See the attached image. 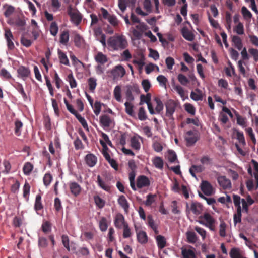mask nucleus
Segmentation results:
<instances>
[{
    "label": "nucleus",
    "instance_id": "69168bd1",
    "mask_svg": "<svg viewBox=\"0 0 258 258\" xmlns=\"http://www.w3.org/2000/svg\"><path fill=\"white\" fill-rule=\"evenodd\" d=\"M3 165L4 167V169L2 171V172L6 174H8L11 168L10 162L7 160H5L3 163Z\"/></svg>",
    "mask_w": 258,
    "mask_h": 258
},
{
    "label": "nucleus",
    "instance_id": "c03bdc74",
    "mask_svg": "<svg viewBox=\"0 0 258 258\" xmlns=\"http://www.w3.org/2000/svg\"><path fill=\"white\" fill-rule=\"evenodd\" d=\"M184 109L186 112L191 115H195L196 113L195 107L190 103H186L184 104Z\"/></svg>",
    "mask_w": 258,
    "mask_h": 258
},
{
    "label": "nucleus",
    "instance_id": "dca6fc26",
    "mask_svg": "<svg viewBox=\"0 0 258 258\" xmlns=\"http://www.w3.org/2000/svg\"><path fill=\"white\" fill-rule=\"evenodd\" d=\"M85 160L87 165L90 167H94L97 161L96 157L93 154H87Z\"/></svg>",
    "mask_w": 258,
    "mask_h": 258
},
{
    "label": "nucleus",
    "instance_id": "5fc2aeb1",
    "mask_svg": "<svg viewBox=\"0 0 258 258\" xmlns=\"http://www.w3.org/2000/svg\"><path fill=\"white\" fill-rule=\"evenodd\" d=\"M236 137L237 139L239 141V143H241L242 145H246L245 138L242 132L237 131Z\"/></svg>",
    "mask_w": 258,
    "mask_h": 258
},
{
    "label": "nucleus",
    "instance_id": "2f4dec72",
    "mask_svg": "<svg viewBox=\"0 0 258 258\" xmlns=\"http://www.w3.org/2000/svg\"><path fill=\"white\" fill-rule=\"evenodd\" d=\"M153 163L156 168L162 169L163 168V161L161 157H156L153 160Z\"/></svg>",
    "mask_w": 258,
    "mask_h": 258
},
{
    "label": "nucleus",
    "instance_id": "a211bd4d",
    "mask_svg": "<svg viewBox=\"0 0 258 258\" xmlns=\"http://www.w3.org/2000/svg\"><path fill=\"white\" fill-rule=\"evenodd\" d=\"M127 136V134L126 133L121 134L119 138V144L122 146L121 150L126 155H129V149H127L124 147L126 144V139Z\"/></svg>",
    "mask_w": 258,
    "mask_h": 258
},
{
    "label": "nucleus",
    "instance_id": "f257e3e1",
    "mask_svg": "<svg viewBox=\"0 0 258 258\" xmlns=\"http://www.w3.org/2000/svg\"><path fill=\"white\" fill-rule=\"evenodd\" d=\"M204 210V206L200 202L192 201L190 203H186V213L188 216L191 214L195 216H199L202 214Z\"/></svg>",
    "mask_w": 258,
    "mask_h": 258
},
{
    "label": "nucleus",
    "instance_id": "13d9d810",
    "mask_svg": "<svg viewBox=\"0 0 258 258\" xmlns=\"http://www.w3.org/2000/svg\"><path fill=\"white\" fill-rule=\"evenodd\" d=\"M68 81L69 82L71 88H74L77 86V82L72 74L68 75Z\"/></svg>",
    "mask_w": 258,
    "mask_h": 258
},
{
    "label": "nucleus",
    "instance_id": "864d4df0",
    "mask_svg": "<svg viewBox=\"0 0 258 258\" xmlns=\"http://www.w3.org/2000/svg\"><path fill=\"white\" fill-rule=\"evenodd\" d=\"M0 76L5 79L8 80L12 79V77L9 71L6 69L2 68L0 71Z\"/></svg>",
    "mask_w": 258,
    "mask_h": 258
},
{
    "label": "nucleus",
    "instance_id": "e2e57ef3",
    "mask_svg": "<svg viewBox=\"0 0 258 258\" xmlns=\"http://www.w3.org/2000/svg\"><path fill=\"white\" fill-rule=\"evenodd\" d=\"M241 13L243 15V16L244 18H248L250 19L252 17V14L247 9L246 7L243 6L241 8Z\"/></svg>",
    "mask_w": 258,
    "mask_h": 258
},
{
    "label": "nucleus",
    "instance_id": "f704fd0d",
    "mask_svg": "<svg viewBox=\"0 0 258 258\" xmlns=\"http://www.w3.org/2000/svg\"><path fill=\"white\" fill-rule=\"evenodd\" d=\"M119 204L124 209L125 211H127L128 206L126 199L124 196L122 195L118 199Z\"/></svg>",
    "mask_w": 258,
    "mask_h": 258
},
{
    "label": "nucleus",
    "instance_id": "4d7b16f0",
    "mask_svg": "<svg viewBox=\"0 0 258 258\" xmlns=\"http://www.w3.org/2000/svg\"><path fill=\"white\" fill-rule=\"evenodd\" d=\"M104 105L99 101H95L94 105V112L96 115H98L101 111V108L102 105Z\"/></svg>",
    "mask_w": 258,
    "mask_h": 258
},
{
    "label": "nucleus",
    "instance_id": "79ce46f5",
    "mask_svg": "<svg viewBox=\"0 0 258 258\" xmlns=\"http://www.w3.org/2000/svg\"><path fill=\"white\" fill-rule=\"evenodd\" d=\"M96 82L97 80L93 77H91L88 79V83L89 85V90H90L91 92H94L97 85Z\"/></svg>",
    "mask_w": 258,
    "mask_h": 258
},
{
    "label": "nucleus",
    "instance_id": "58836bf2",
    "mask_svg": "<svg viewBox=\"0 0 258 258\" xmlns=\"http://www.w3.org/2000/svg\"><path fill=\"white\" fill-rule=\"evenodd\" d=\"M23 126L22 122L20 120H16L15 122V133L17 136L21 134V130Z\"/></svg>",
    "mask_w": 258,
    "mask_h": 258
},
{
    "label": "nucleus",
    "instance_id": "39448f33",
    "mask_svg": "<svg viewBox=\"0 0 258 258\" xmlns=\"http://www.w3.org/2000/svg\"><path fill=\"white\" fill-rule=\"evenodd\" d=\"M177 104L176 102L171 99H170L167 101L165 104L166 106V116L168 117L169 119L171 120L172 121H174V117L173 114H174Z\"/></svg>",
    "mask_w": 258,
    "mask_h": 258
},
{
    "label": "nucleus",
    "instance_id": "774afa93",
    "mask_svg": "<svg viewBox=\"0 0 258 258\" xmlns=\"http://www.w3.org/2000/svg\"><path fill=\"white\" fill-rule=\"evenodd\" d=\"M48 245L47 240L46 238L39 237L38 239V245L41 248H45Z\"/></svg>",
    "mask_w": 258,
    "mask_h": 258
},
{
    "label": "nucleus",
    "instance_id": "4c0bfd02",
    "mask_svg": "<svg viewBox=\"0 0 258 258\" xmlns=\"http://www.w3.org/2000/svg\"><path fill=\"white\" fill-rule=\"evenodd\" d=\"M97 183L99 187L103 190L108 191L110 190V187L108 186L105 182L103 181L100 175L97 176Z\"/></svg>",
    "mask_w": 258,
    "mask_h": 258
},
{
    "label": "nucleus",
    "instance_id": "6e6d98bb",
    "mask_svg": "<svg viewBox=\"0 0 258 258\" xmlns=\"http://www.w3.org/2000/svg\"><path fill=\"white\" fill-rule=\"evenodd\" d=\"M177 79L178 81L183 85H186L189 82L187 77L182 74H179L178 75Z\"/></svg>",
    "mask_w": 258,
    "mask_h": 258
},
{
    "label": "nucleus",
    "instance_id": "423d86ee",
    "mask_svg": "<svg viewBox=\"0 0 258 258\" xmlns=\"http://www.w3.org/2000/svg\"><path fill=\"white\" fill-rule=\"evenodd\" d=\"M187 146H193L199 139V134L197 131H188L185 135Z\"/></svg>",
    "mask_w": 258,
    "mask_h": 258
},
{
    "label": "nucleus",
    "instance_id": "603ef678",
    "mask_svg": "<svg viewBox=\"0 0 258 258\" xmlns=\"http://www.w3.org/2000/svg\"><path fill=\"white\" fill-rule=\"evenodd\" d=\"M94 201L96 205L99 208H102L105 205V201L99 196L94 197Z\"/></svg>",
    "mask_w": 258,
    "mask_h": 258
},
{
    "label": "nucleus",
    "instance_id": "c756f323",
    "mask_svg": "<svg viewBox=\"0 0 258 258\" xmlns=\"http://www.w3.org/2000/svg\"><path fill=\"white\" fill-rule=\"evenodd\" d=\"M69 40V34L68 31H63L60 36L59 42L62 44H66Z\"/></svg>",
    "mask_w": 258,
    "mask_h": 258
},
{
    "label": "nucleus",
    "instance_id": "6ab92c4d",
    "mask_svg": "<svg viewBox=\"0 0 258 258\" xmlns=\"http://www.w3.org/2000/svg\"><path fill=\"white\" fill-rule=\"evenodd\" d=\"M58 56L61 64L70 66V62L69 59L66 54L63 52L61 50L58 49L57 50Z\"/></svg>",
    "mask_w": 258,
    "mask_h": 258
},
{
    "label": "nucleus",
    "instance_id": "20e7f679",
    "mask_svg": "<svg viewBox=\"0 0 258 258\" xmlns=\"http://www.w3.org/2000/svg\"><path fill=\"white\" fill-rule=\"evenodd\" d=\"M199 222L208 227L211 231H214L215 229V220L209 213H205L203 215L199 216Z\"/></svg>",
    "mask_w": 258,
    "mask_h": 258
},
{
    "label": "nucleus",
    "instance_id": "f8f14e48",
    "mask_svg": "<svg viewBox=\"0 0 258 258\" xmlns=\"http://www.w3.org/2000/svg\"><path fill=\"white\" fill-rule=\"evenodd\" d=\"M217 181L219 185L224 189H228L231 188L230 180L225 176H221L218 177Z\"/></svg>",
    "mask_w": 258,
    "mask_h": 258
},
{
    "label": "nucleus",
    "instance_id": "052dcab7",
    "mask_svg": "<svg viewBox=\"0 0 258 258\" xmlns=\"http://www.w3.org/2000/svg\"><path fill=\"white\" fill-rule=\"evenodd\" d=\"M30 186L28 183H25L24 184L23 190V197L26 199V200H28V196L30 193Z\"/></svg>",
    "mask_w": 258,
    "mask_h": 258
},
{
    "label": "nucleus",
    "instance_id": "ddd939ff",
    "mask_svg": "<svg viewBox=\"0 0 258 258\" xmlns=\"http://www.w3.org/2000/svg\"><path fill=\"white\" fill-rule=\"evenodd\" d=\"M18 77L22 78L23 80L26 79L30 75L31 72L30 69L23 66H20L17 69Z\"/></svg>",
    "mask_w": 258,
    "mask_h": 258
},
{
    "label": "nucleus",
    "instance_id": "0eeeda50",
    "mask_svg": "<svg viewBox=\"0 0 258 258\" xmlns=\"http://www.w3.org/2000/svg\"><path fill=\"white\" fill-rule=\"evenodd\" d=\"M100 124L102 127L106 130L110 126H114V122L110 116L104 114L100 116Z\"/></svg>",
    "mask_w": 258,
    "mask_h": 258
},
{
    "label": "nucleus",
    "instance_id": "c85d7f7f",
    "mask_svg": "<svg viewBox=\"0 0 258 258\" xmlns=\"http://www.w3.org/2000/svg\"><path fill=\"white\" fill-rule=\"evenodd\" d=\"M154 101L156 103V106L155 107L156 113H160L163 109V104L160 99L158 97L154 98Z\"/></svg>",
    "mask_w": 258,
    "mask_h": 258
},
{
    "label": "nucleus",
    "instance_id": "4468645a",
    "mask_svg": "<svg viewBox=\"0 0 258 258\" xmlns=\"http://www.w3.org/2000/svg\"><path fill=\"white\" fill-rule=\"evenodd\" d=\"M142 138L139 136H134L130 139L131 146L135 150H139L141 147L140 141Z\"/></svg>",
    "mask_w": 258,
    "mask_h": 258
},
{
    "label": "nucleus",
    "instance_id": "37998d69",
    "mask_svg": "<svg viewBox=\"0 0 258 258\" xmlns=\"http://www.w3.org/2000/svg\"><path fill=\"white\" fill-rule=\"evenodd\" d=\"M75 117L78 119V120L79 121V122L82 124V126L84 129H86V130L88 131V124L87 123V121H86L85 119L82 117L80 114H79L78 113L75 115Z\"/></svg>",
    "mask_w": 258,
    "mask_h": 258
},
{
    "label": "nucleus",
    "instance_id": "aec40b11",
    "mask_svg": "<svg viewBox=\"0 0 258 258\" xmlns=\"http://www.w3.org/2000/svg\"><path fill=\"white\" fill-rule=\"evenodd\" d=\"M95 61L101 64H104L108 61L107 56L101 52H98L94 57Z\"/></svg>",
    "mask_w": 258,
    "mask_h": 258
},
{
    "label": "nucleus",
    "instance_id": "09e8293b",
    "mask_svg": "<svg viewBox=\"0 0 258 258\" xmlns=\"http://www.w3.org/2000/svg\"><path fill=\"white\" fill-rule=\"evenodd\" d=\"M173 88L178 93L182 99L184 100L185 93L183 88L180 85H175L173 86Z\"/></svg>",
    "mask_w": 258,
    "mask_h": 258
},
{
    "label": "nucleus",
    "instance_id": "b1692460",
    "mask_svg": "<svg viewBox=\"0 0 258 258\" xmlns=\"http://www.w3.org/2000/svg\"><path fill=\"white\" fill-rule=\"evenodd\" d=\"M232 41L234 44L235 47L239 50L242 49L243 44L241 38L236 35L232 37Z\"/></svg>",
    "mask_w": 258,
    "mask_h": 258
},
{
    "label": "nucleus",
    "instance_id": "ea45409f",
    "mask_svg": "<svg viewBox=\"0 0 258 258\" xmlns=\"http://www.w3.org/2000/svg\"><path fill=\"white\" fill-rule=\"evenodd\" d=\"M33 169V165L30 162H26L23 168L24 174L28 175L31 172Z\"/></svg>",
    "mask_w": 258,
    "mask_h": 258
},
{
    "label": "nucleus",
    "instance_id": "7c9ffc66",
    "mask_svg": "<svg viewBox=\"0 0 258 258\" xmlns=\"http://www.w3.org/2000/svg\"><path fill=\"white\" fill-rule=\"evenodd\" d=\"M231 258H243V256L241 254L240 250L237 248H232L229 252Z\"/></svg>",
    "mask_w": 258,
    "mask_h": 258
},
{
    "label": "nucleus",
    "instance_id": "cd10ccee",
    "mask_svg": "<svg viewBox=\"0 0 258 258\" xmlns=\"http://www.w3.org/2000/svg\"><path fill=\"white\" fill-rule=\"evenodd\" d=\"M151 95L150 93H147L146 95H141L140 96V105H142L144 103H146L148 106V104H151Z\"/></svg>",
    "mask_w": 258,
    "mask_h": 258
},
{
    "label": "nucleus",
    "instance_id": "a18cd8bd",
    "mask_svg": "<svg viewBox=\"0 0 258 258\" xmlns=\"http://www.w3.org/2000/svg\"><path fill=\"white\" fill-rule=\"evenodd\" d=\"M9 24L11 25L22 27L25 25V21L21 18H17L15 21L10 22Z\"/></svg>",
    "mask_w": 258,
    "mask_h": 258
},
{
    "label": "nucleus",
    "instance_id": "bf43d9fd",
    "mask_svg": "<svg viewBox=\"0 0 258 258\" xmlns=\"http://www.w3.org/2000/svg\"><path fill=\"white\" fill-rule=\"evenodd\" d=\"M43 180L44 185L48 186L52 180V176L50 174L46 173L44 175Z\"/></svg>",
    "mask_w": 258,
    "mask_h": 258
},
{
    "label": "nucleus",
    "instance_id": "9b49d317",
    "mask_svg": "<svg viewBox=\"0 0 258 258\" xmlns=\"http://www.w3.org/2000/svg\"><path fill=\"white\" fill-rule=\"evenodd\" d=\"M5 37L7 41L8 49L10 50L14 49L15 48L14 44L13 42L14 37L10 30L9 29L5 30Z\"/></svg>",
    "mask_w": 258,
    "mask_h": 258
},
{
    "label": "nucleus",
    "instance_id": "8fccbe9b",
    "mask_svg": "<svg viewBox=\"0 0 258 258\" xmlns=\"http://www.w3.org/2000/svg\"><path fill=\"white\" fill-rule=\"evenodd\" d=\"M251 163L253 164V168L255 171V172L253 173L254 177L256 182V185L257 186H258V162L252 159L251 160Z\"/></svg>",
    "mask_w": 258,
    "mask_h": 258
},
{
    "label": "nucleus",
    "instance_id": "c9c22d12",
    "mask_svg": "<svg viewBox=\"0 0 258 258\" xmlns=\"http://www.w3.org/2000/svg\"><path fill=\"white\" fill-rule=\"evenodd\" d=\"M137 28L141 29L142 31L134 30L133 31V34L136 38L140 39L142 36L143 31L146 29V26L145 25H143L141 26H137Z\"/></svg>",
    "mask_w": 258,
    "mask_h": 258
},
{
    "label": "nucleus",
    "instance_id": "a878e982",
    "mask_svg": "<svg viewBox=\"0 0 258 258\" xmlns=\"http://www.w3.org/2000/svg\"><path fill=\"white\" fill-rule=\"evenodd\" d=\"M43 208V206L41 203V196L40 194H37L35 198L34 209L38 212L39 210H41Z\"/></svg>",
    "mask_w": 258,
    "mask_h": 258
},
{
    "label": "nucleus",
    "instance_id": "72a5a7b5",
    "mask_svg": "<svg viewBox=\"0 0 258 258\" xmlns=\"http://www.w3.org/2000/svg\"><path fill=\"white\" fill-rule=\"evenodd\" d=\"M187 242L189 243H195L197 240V237L195 232L188 231L186 233Z\"/></svg>",
    "mask_w": 258,
    "mask_h": 258
},
{
    "label": "nucleus",
    "instance_id": "393cba45",
    "mask_svg": "<svg viewBox=\"0 0 258 258\" xmlns=\"http://www.w3.org/2000/svg\"><path fill=\"white\" fill-rule=\"evenodd\" d=\"M137 239L138 241L142 243L145 244L147 242L148 237L145 232L140 231L137 233Z\"/></svg>",
    "mask_w": 258,
    "mask_h": 258
},
{
    "label": "nucleus",
    "instance_id": "4be33fe9",
    "mask_svg": "<svg viewBox=\"0 0 258 258\" xmlns=\"http://www.w3.org/2000/svg\"><path fill=\"white\" fill-rule=\"evenodd\" d=\"M70 188L73 195L78 196L81 192V187L79 184L74 182L70 184Z\"/></svg>",
    "mask_w": 258,
    "mask_h": 258
},
{
    "label": "nucleus",
    "instance_id": "338daca9",
    "mask_svg": "<svg viewBox=\"0 0 258 258\" xmlns=\"http://www.w3.org/2000/svg\"><path fill=\"white\" fill-rule=\"evenodd\" d=\"M108 21L113 26H116L118 25L119 21L117 20L116 17L114 15H111L109 16Z\"/></svg>",
    "mask_w": 258,
    "mask_h": 258
},
{
    "label": "nucleus",
    "instance_id": "a19ab883",
    "mask_svg": "<svg viewBox=\"0 0 258 258\" xmlns=\"http://www.w3.org/2000/svg\"><path fill=\"white\" fill-rule=\"evenodd\" d=\"M138 117L139 119L141 121H144L147 119L146 110L144 107H141L139 108L138 113Z\"/></svg>",
    "mask_w": 258,
    "mask_h": 258
},
{
    "label": "nucleus",
    "instance_id": "de8ad7c7",
    "mask_svg": "<svg viewBox=\"0 0 258 258\" xmlns=\"http://www.w3.org/2000/svg\"><path fill=\"white\" fill-rule=\"evenodd\" d=\"M156 197V195H153L151 194L148 195L147 199L145 202V204L148 206H151L155 201Z\"/></svg>",
    "mask_w": 258,
    "mask_h": 258
},
{
    "label": "nucleus",
    "instance_id": "412c9836",
    "mask_svg": "<svg viewBox=\"0 0 258 258\" xmlns=\"http://www.w3.org/2000/svg\"><path fill=\"white\" fill-rule=\"evenodd\" d=\"M182 36L187 40L192 41L194 40L195 36L194 34L190 31L187 28L183 27L181 30Z\"/></svg>",
    "mask_w": 258,
    "mask_h": 258
},
{
    "label": "nucleus",
    "instance_id": "680f3d73",
    "mask_svg": "<svg viewBox=\"0 0 258 258\" xmlns=\"http://www.w3.org/2000/svg\"><path fill=\"white\" fill-rule=\"evenodd\" d=\"M83 39L82 37L78 34H77L75 35L74 37V43L75 45L80 47L82 44Z\"/></svg>",
    "mask_w": 258,
    "mask_h": 258
},
{
    "label": "nucleus",
    "instance_id": "7ed1b4c3",
    "mask_svg": "<svg viewBox=\"0 0 258 258\" xmlns=\"http://www.w3.org/2000/svg\"><path fill=\"white\" fill-rule=\"evenodd\" d=\"M114 224L118 228H124L123 237H129V228L127 223H125L124 217L120 213L116 215L114 220Z\"/></svg>",
    "mask_w": 258,
    "mask_h": 258
},
{
    "label": "nucleus",
    "instance_id": "2eb2a0df",
    "mask_svg": "<svg viewBox=\"0 0 258 258\" xmlns=\"http://www.w3.org/2000/svg\"><path fill=\"white\" fill-rule=\"evenodd\" d=\"M150 181L145 176L142 175L138 177L137 181V186L139 188L149 186Z\"/></svg>",
    "mask_w": 258,
    "mask_h": 258
},
{
    "label": "nucleus",
    "instance_id": "bb28decb",
    "mask_svg": "<svg viewBox=\"0 0 258 258\" xmlns=\"http://www.w3.org/2000/svg\"><path fill=\"white\" fill-rule=\"evenodd\" d=\"M156 239L158 247L159 249H163L166 246V241L164 236L162 235H158Z\"/></svg>",
    "mask_w": 258,
    "mask_h": 258
},
{
    "label": "nucleus",
    "instance_id": "6e6552de",
    "mask_svg": "<svg viewBox=\"0 0 258 258\" xmlns=\"http://www.w3.org/2000/svg\"><path fill=\"white\" fill-rule=\"evenodd\" d=\"M125 73V70L121 65L116 66L111 72L114 80L122 78Z\"/></svg>",
    "mask_w": 258,
    "mask_h": 258
},
{
    "label": "nucleus",
    "instance_id": "1a4fd4ad",
    "mask_svg": "<svg viewBox=\"0 0 258 258\" xmlns=\"http://www.w3.org/2000/svg\"><path fill=\"white\" fill-rule=\"evenodd\" d=\"M68 13L74 23L78 25L81 22L82 17L79 12L73 11L72 7L69 6L68 8Z\"/></svg>",
    "mask_w": 258,
    "mask_h": 258
},
{
    "label": "nucleus",
    "instance_id": "49530a36",
    "mask_svg": "<svg viewBox=\"0 0 258 258\" xmlns=\"http://www.w3.org/2000/svg\"><path fill=\"white\" fill-rule=\"evenodd\" d=\"M58 27L57 24L56 23V22H52L50 25V34L52 35L55 36L58 33Z\"/></svg>",
    "mask_w": 258,
    "mask_h": 258
},
{
    "label": "nucleus",
    "instance_id": "9d476101",
    "mask_svg": "<svg viewBox=\"0 0 258 258\" xmlns=\"http://www.w3.org/2000/svg\"><path fill=\"white\" fill-rule=\"evenodd\" d=\"M201 189L206 196H211L213 194V187L207 181H202L200 185Z\"/></svg>",
    "mask_w": 258,
    "mask_h": 258
},
{
    "label": "nucleus",
    "instance_id": "0e129e2a",
    "mask_svg": "<svg viewBox=\"0 0 258 258\" xmlns=\"http://www.w3.org/2000/svg\"><path fill=\"white\" fill-rule=\"evenodd\" d=\"M234 31L238 35H242L244 34V27L242 23L239 22L234 28Z\"/></svg>",
    "mask_w": 258,
    "mask_h": 258
},
{
    "label": "nucleus",
    "instance_id": "5701e85b",
    "mask_svg": "<svg viewBox=\"0 0 258 258\" xmlns=\"http://www.w3.org/2000/svg\"><path fill=\"white\" fill-rule=\"evenodd\" d=\"M182 255L183 258H196L194 249L182 248Z\"/></svg>",
    "mask_w": 258,
    "mask_h": 258
},
{
    "label": "nucleus",
    "instance_id": "3c124183",
    "mask_svg": "<svg viewBox=\"0 0 258 258\" xmlns=\"http://www.w3.org/2000/svg\"><path fill=\"white\" fill-rule=\"evenodd\" d=\"M226 223L223 221H221L220 224L219 235L222 237L226 236Z\"/></svg>",
    "mask_w": 258,
    "mask_h": 258
},
{
    "label": "nucleus",
    "instance_id": "f3484780",
    "mask_svg": "<svg viewBox=\"0 0 258 258\" xmlns=\"http://www.w3.org/2000/svg\"><path fill=\"white\" fill-rule=\"evenodd\" d=\"M190 98L196 101H202L203 99L202 91L200 89L196 88L194 91L191 92Z\"/></svg>",
    "mask_w": 258,
    "mask_h": 258
},
{
    "label": "nucleus",
    "instance_id": "f03ea898",
    "mask_svg": "<svg viewBox=\"0 0 258 258\" xmlns=\"http://www.w3.org/2000/svg\"><path fill=\"white\" fill-rule=\"evenodd\" d=\"M108 45L114 49H124L127 45V41L123 36H114L108 40Z\"/></svg>",
    "mask_w": 258,
    "mask_h": 258
},
{
    "label": "nucleus",
    "instance_id": "e433bc0d",
    "mask_svg": "<svg viewBox=\"0 0 258 258\" xmlns=\"http://www.w3.org/2000/svg\"><path fill=\"white\" fill-rule=\"evenodd\" d=\"M241 209L237 208L236 213L234 214L233 221L235 225L241 222Z\"/></svg>",
    "mask_w": 258,
    "mask_h": 258
},
{
    "label": "nucleus",
    "instance_id": "473e14b6",
    "mask_svg": "<svg viewBox=\"0 0 258 258\" xmlns=\"http://www.w3.org/2000/svg\"><path fill=\"white\" fill-rule=\"evenodd\" d=\"M3 7L6 9L4 15L6 18L9 17L14 12L15 8L11 5L6 4Z\"/></svg>",
    "mask_w": 258,
    "mask_h": 258
}]
</instances>
